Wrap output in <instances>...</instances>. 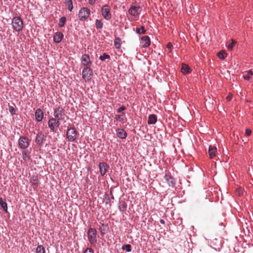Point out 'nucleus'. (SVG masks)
<instances>
[{
    "mask_svg": "<svg viewBox=\"0 0 253 253\" xmlns=\"http://www.w3.org/2000/svg\"><path fill=\"white\" fill-rule=\"evenodd\" d=\"M9 111L12 115H13L16 114V111L14 108L12 106H10L9 107Z\"/></svg>",
    "mask_w": 253,
    "mask_h": 253,
    "instance_id": "nucleus-38",
    "label": "nucleus"
},
{
    "mask_svg": "<svg viewBox=\"0 0 253 253\" xmlns=\"http://www.w3.org/2000/svg\"><path fill=\"white\" fill-rule=\"evenodd\" d=\"M167 47L171 50L172 48V44H171V43H168V44H167Z\"/></svg>",
    "mask_w": 253,
    "mask_h": 253,
    "instance_id": "nucleus-42",
    "label": "nucleus"
},
{
    "mask_svg": "<svg viewBox=\"0 0 253 253\" xmlns=\"http://www.w3.org/2000/svg\"><path fill=\"white\" fill-rule=\"evenodd\" d=\"M126 109V107L125 106H121V107H120V108H118L117 111L119 113H121L122 111L125 110Z\"/></svg>",
    "mask_w": 253,
    "mask_h": 253,
    "instance_id": "nucleus-40",
    "label": "nucleus"
},
{
    "mask_svg": "<svg viewBox=\"0 0 253 253\" xmlns=\"http://www.w3.org/2000/svg\"><path fill=\"white\" fill-rule=\"evenodd\" d=\"M226 99L227 101H230L232 99V96L228 95L227 96Z\"/></svg>",
    "mask_w": 253,
    "mask_h": 253,
    "instance_id": "nucleus-44",
    "label": "nucleus"
},
{
    "mask_svg": "<svg viewBox=\"0 0 253 253\" xmlns=\"http://www.w3.org/2000/svg\"><path fill=\"white\" fill-rule=\"evenodd\" d=\"M37 253H45V249L42 245H39L36 249Z\"/></svg>",
    "mask_w": 253,
    "mask_h": 253,
    "instance_id": "nucleus-34",
    "label": "nucleus"
},
{
    "mask_svg": "<svg viewBox=\"0 0 253 253\" xmlns=\"http://www.w3.org/2000/svg\"><path fill=\"white\" fill-rule=\"evenodd\" d=\"M86 235L87 240L91 245H94L97 243V233L95 229L92 227L89 228L86 232Z\"/></svg>",
    "mask_w": 253,
    "mask_h": 253,
    "instance_id": "nucleus-1",
    "label": "nucleus"
},
{
    "mask_svg": "<svg viewBox=\"0 0 253 253\" xmlns=\"http://www.w3.org/2000/svg\"><path fill=\"white\" fill-rule=\"evenodd\" d=\"M0 205L4 211L7 212V203L3 201L2 198H0Z\"/></svg>",
    "mask_w": 253,
    "mask_h": 253,
    "instance_id": "nucleus-27",
    "label": "nucleus"
},
{
    "mask_svg": "<svg viewBox=\"0 0 253 253\" xmlns=\"http://www.w3.org/2000/svg\"><path fill=\"white\" fill-rule=\"evenodd\" d=\"M181 72L184 74H187L191 72V69L189 66L185 64H182L181 67Z\"/></svg>",
    "mask_w": 253,
    "mask_h": 253,
    "instance_id": "nucleus-23",
    "label": "nucleus"
},
{
    "mask_svg": "<svg viewBox=\"0 0 253 253\" xmlns=\"http://www.w3.org/2000/svg\"><path fill=\"white\" fill-rule=\"evenodd\" d=\"M117 136L121 139H125L127 135L126 131L123 128H118L116 130Z\"/></svg>",
    "mask_w": 253,
    "mask_h": 253,
    "instance_id": "nucleus-17",
    "label": "nucleus"
},
{
    "mask_svg": "<svg viewBox=\"0 0 253 253\" xmlns=\"http://www.w3.org/2000/svg\"><path fill=\"white\" fill-rule=\"evenodd\" d=\"M90 14V9L87 7L82 8L79 12L78 16L80 21H84L87 19Z\"/></svg>",
    "mask_w": 253,
    "mask_h": 253,
    "instance_id": "nucleus-7",
    "label": "nucleus"
},
{
    "mask_svg": "<svg viewBox=\"0 0 253 253\" xmlns=\"http://www.w3.org/2000/svg\"><path fill=\"white\" fill-rule=\"evenodd\" d=\"M135 31L136 33L138 35L144 34L146 32V30L143 26H141L140 28H136Z\"/></svg>",
    "mask_w": 253,
    "mask_h": 253,
    "instance_id": "nucleus-24",
    "label": "nucleus"
},
{
    "mask_svg": "<svg viewBox=\"0 0 253 253\" xmlns=\"http://www.w3.org/2000/svg\"><path fill=\"white\" fill-rule=\"evenodd\" d=\"M79 135V132L74 126L68 127L66 132V138L68 141L70 142H75Z\"/></svg>",
    "mask_w": 253,
    "mask_h": 253,
    "instance_id": "nucleus-2",
    "label": "nucleus"
},
{
    "mask_svg": "<svg viewBox=\"0 0 253 253\" xmlns=\"http://www.w3.org/2000/svg\"><path fill=\"white\" fill-rule=\"evenodd\" d=\"M99 59L102 61H105L106 59H109L110 56L106 53H104L102 55L100 56Z\"/></svg>",
    "mask_w": 253,
    "mask_h": 253,
    "instance_id": "nucleus-33",
    "label": "nucleus"
},
{
    "mask_svg": "<svg viewBox=\"0 0 253 253\" xmlns=\"http://www.w3.org/2000/svg\"><path fill=\"white\" fill-rule=\"evenodd\" d=\"M236 43V41L232 39L231 42L228 45V48L230 50H232Z\"/></svg>",
    "mask_w": 253,
    "mask_h": 253,
    "instance_id": "nucleus-36",
    "label": "nucleus"
},
{
    "mask_svg": "<svg viewBox=\"0 0 253 253\" xmlns=\"http://www.w3.org/2000/svg\"><path fill=\"white\" fill-rule=\"evenodd\" d=\"M11 24L12 28L16 32L21 31L23 28V22L19 16H16L12 19Z\"/></svg>",
    "mask_w": 253,
    "mask_h": 253,
    "instance_id": "nucleus-4",
    "label": "nucleus"
},
{
    "mask_svg": "<svg viewBox=\"0 0 253 253\" xmlns=\"http://www.w3.org/2000/svg\"><path fill=\"white\" fill-rule=\"evenodd\" d=\"M122 249L127 252H130L131 251V246L129 244L124 245L122 246Z\"/></svg>",
    "mask_w": 253,
    "mask_h": 253,
    "instance_id": "nucleus-35",
    "label": "nucleus"
},
{
    "mask_svg": "<svg viewBox=\"0 0 253 253\" xmlns=\"http://www.w3.org/2000/svg\"><path fill=\"white\" fill-rule=\"evenodd\" d=\"M66 22V18L65 17H64V16L62 17L59 19V23H58L59 26L60 27H64Z\"/></svg>",
    "mask_w": 253,
    "mask_h": 253,
    "instance_id": "nucleus-31",
    "label": "nucleus"
},
{
    "mask_svg": "<svg viewBox=\"0 0 253 253\" xmlns=\"http://www.w3.org/2000/svg\"><path fill=\"white\" fill-rule=\"evenodd\" d=\"M95 27L97 29H101L103 27V23L102 20L96 19L95 20Z\"/></svg>",
    "mask_w": 253,
    "mask_h": 253,
    "instance_id": "nucleus-28",
    "label": "nucleus"
},
{
    "mask_svg": "<svg viewBox=\"0 0 253 253\" xmlns=\"http://www.w3.org/2000/svg\"><path fill=\"white\" fill-rule=\"evenodd\" d=\"M165 179L167 181L169 186L174 187L176 184L175 179L171 175L166 174Z\"/></svg>",
    "mask_w": 253,
    "mask_h": 253,
    "instance_id": "nucleus-15",
    "label": "nucleus"
},
{
    "mask_svg": "<svg viewBox=\"0 0 253 253\" xmlns=\"http://www.w3.org/2000/svg\"><path fill=\"white\" fill-rule=\"evenodd\" d=\"M81 64L83 66H86V67H90L92 65V62L88 55L85 54L82 55L81 57Z\"/></svg>",
    "mask_w": 253,
    "mask_h": 253,
    "instance_id": "nucleus-11",
    "label": "nucleus"
},
{
    "mask_svg": "<svg viewBox=\"0 0 253 253\" xmlns=\"http://www.w3.org/2000/svg\"><path fill=\"white\" fill-rule=\"evenodd\" d=\"M115 119L117 120H119L121 122L124 121V117L123 115H116L115 116Z\"/></svg>",
    "mask_w": 253,
    "mask_h": 253,
    "instance_id": "nucleus-37",
    "label": "nucleus"
},
{
    "mask_svg": "<svg viewBox=\"0 0 253 253\" xmlns=\"http://www.w3.org/2000/svg\"><path fill=\"white\" fill-rule=\"evenodd\" d=\"M93 250L92 249L87 248L84 251V253H93Z\"/></svg>",
    "mask_w": 253,
    "mask_h": 253,
    "instance_id": "nucleus-39",
    "label": "nucleus"
},
{
    "mask_svg": "<svg viewBox=\"0 0 253 253\" xmlns=\"http://www.w3.org/2000/svg\"><path fill=\"white\" fill-rule=\"evenodd\" d=\"M43 118V113L42 111L38 108L35 112V119L37 122H41L42 121Z\"/></svg>",
    "mask_w": 253,
    "mask_h": 253,
    "instance_id": "nucleus-16",
    "label": "nucleus"
},
{
    "mask_svg": "<svg viewBox=\"0 0 253 253\" xmlns=\"http://www.w3.org/2000/svg\"><path fill=\"white\" fill-rule=\"evenodd\" d=\"M150 43V39L148 36H144L141 38V43L143 47L146 48L148 47Z\"/></svg>",
    "mask_w": 253,
    "mask_h": 253,
    "instance_id": "nucleus-18",
    "label": "nucleus"
},
{
    "mask_svg": "<svg viewBox=\"0 0 253 253\" xmlns=\"http://www.w3.org/2000/svg\"><path fill=\"white\" fill-rule=\"evenodd\" d=\"M251 132H252V131L249 128H247L246 129V131H245V134L247 135V136H249L251 135Z\"/></svg>",
    "mask_w": 253,
    "mask_h": 253,
    "instance_id": "nucleus-41",
    "label": "nucleus"
},
{
    "mask_svg": "<svg viewBox=\"0 0 253 253\" xmlns=\"http://www.w3.org/2000/svg\"><path fill=\"white\" fill-rule=\"evenodd\" d=\"M160 222L161 224H165V222L164 220V219H161L160 220Z\"/></svg>",
    "mask_w": 253,
    "mask_h": 253,
    "instance_id": "nucleus-45",
    "label": "nucleus"
},
{
    "mask_svg": "<svg viewBox=\"0 0 253 253\" xmlns=\"http://www.w3.org/2000/svg\"><path fill=\"white\" fill-rule=\"evenodd\" d=\"M30 144V140L25 136H21L18 140V147L20 149H27Z\"/></svg>",
    "mask_w": 253,
    "mask_h": 253,
    "instance_id": "nucleus-5",
    "label": "nucleus"
},
{
    "mask_svg": "<svg viewBox=\"0 0 253 253\" xmlns=\"http://www.w3.org/2000/svg\"><path fill=\"white\" fill-rule=\"evenodd\" d=\"M217 152V148L215 147H212L210 145L209 146L208 153L210 158L213 159L216 156V153Z\"/></svg>",
    "mask_w": 253,
    "mask_h": 253,
    "instance_id": "nucleus-20",
    "label": "nucleus"
},
{
    "mask_svg": "<svg viewBox=\"0 0 253 253\" xmlns=\"http://www.w3.org/2000/svg\"><path fill=\"white\" fill-rule=\"evenodd\" d=\"M157 120L156 115L154 114L150 115L148 117V124L150 125L155 124Z\"/></svg>",
    "mask_w": 253,
    "mask_h": 253,
    "instance_id": "nucleus-22",
    "label": "nucleus"
},
{
    "mask_svg": "<svg viewBox=\"0 0 253 253\" xmlns=\"http://www.w3.org/2000/svg\"><path fill=\"white\" fill-rule=\"evenodd\" d=\"M119 208L121 211H125L127 208V204L125 201H121L120 202Z\"/></svg>",
    "mask_w": 253,
    "mask_h": 253,
    "instance_id": "nucleus-26",
    "label": "nucleus"
},
{
    "mask_svg": "<svg viewBox=\"0 0 253 253\" xmlns=\"http://www.w3.org/2000/svg\"><path fill=\"white\" fill-rule=\"evenodd\" d=\"M92 70L90 67H85L82 72L83 78L85 81H89L92 75Z\"/></svg>",
    "mask_w": 253,
    "mask_h": 253,
    "instance_id": "nucleus-9",
    "label": "nucleus"
},
{
    "mask_svg": "<svg viewBox=\"0 0 253 253\" xmlns=\"http://www.w3.org/2000/svg\"><path fill=\"white\" fill-rule=\"evenodd\" d=\"M218 57L221 59H224L227 56V53L224 51H221L217 53Z\"/></svg>",
    "mask_w": 253,
    "mask_h": 253,
    "instance_id": "nucleus-32",
    "label": "nucleus"
},
{
    "mask_svg": "<svg viewBox=\"0 0 253 253\" xmlns=\"http://www.w3.org/2000/svg\"><path fill=\"white\" fill-rule=\"evenodd\" d=\"M22 150V155L23 160L25 162L29 161L31 159L30 154L31 152V148H30V149H28L27 148Z\"/></svg>",
    "mask_w": 253,
    "mask_h": 253,
    "instance_id": "nucleus-14",
    "label": "nucleus"
},
{
    "mask_svg": "<svg viewBox=\"0 0 253 253\" xmlns=\"http://www.w3.org/2000/svg\"><path fill=\"white\" fill-rule=\"evenodd\" d=\"M140 6L136 2H135L131 4L128 11L130 15L135 16L139 14L138 10Z\"/></svg>",
    "mask_w": 253,
    "mask_h": 253,
    "instance_id": "nucleus-10",
    "label": "nucleus"
},
{
    "mask_svg": "<svg viewBox=\"0 0 253 253\" xmlns=\"http://www.w3.org/2000/svg\"><path fill=\"white\" fill-rule=\"evenodd\" d=\"M253 75V72L252 70H249L246 72V74L244 75L243 78L246 80H250L252 76Z\"/></svg>",
    "mask_w": 253,
    "mask_h": 253,
    "instance_id": "nucleus-25",
    "label": "nucleus"
},
{
    "mask_svg": "<svg viewBox=\"0 0 253 253\" xmlns=\"http://www.w3.org/2000/svg\"><path fill=\"white\" fill-rule=\"evenodd\" d=\"M109 166L106 163H100L99 164V169L100 174L102 176H104L108 169H109Z\"/></svg>",
    "mask_w": 253,
    "mask_h": 253,
    "instance_id": "nucleus-13",
    "label": "nucleus"
},
{
    "mask_svg": "<svg viewBox=\"0 0 253 253\" xmlns=\"http://www.w3.org/2000/svg\"><path fill=\"white\" fill-rule=\"evenodd\" d=\"M120 41L121 39L119 37H116L114 40V44L117 49H119L121 47Z\"/></svg>",
    "mask_w": 253,
    "mask_h": 253,
    "instance_id": "nucleus-30",
    "label": "nucleus"
},
{
    "mask_svg": "<svg viewBox=\"0 0 253 253\" xmlns=\"http://www.w3.org/2000/svg\"><path fill=\"white\" fill-rule=\"evenodd\" d=\"M47 124L50 131L55 132L59 127L60 123L59 121L56 119V118L52 117L48 120Z\"/></svg>",
    "mask_w": 253,
    "mask_h": 253,
    "instance_id": "nucleus-6",
    "label": "nucleus"
},
{
    "mask_svg": "<svg viewBox=\"0 0 253 253\" xmlns=\"http://www.w3.org/2000/svg\"><path fill=\"white\" fill-rule=\"evenodd\" d=\"M110 11L111 8L109 5L107 4L104 5L101 8V14L104 19L107 20H109L112 18Z\"/></svg>",
    "mask_w": 253,
    "mask_h": 253,
    "instance_id": "nucleus-8",
    "label": "nucleus"
},
{
    "mask_svg": "<svg viewBox=\"0 0 253 253\" xmlns=\"http://www.w3.org/2000/svg\"><path fill=\"white\" fill-rule=\"evenodd\" d=\"M30 182L33 185H37L39 182L38 175H33L30 178Z\"/></svg>",
    "mask_w": 253,
    "mask_h": 253,
    "instance_id": "nucleus-21",
    "label": "nucleus"
},
{
    "mask_svg": "<svg viewBox=\"0 0 253 253\" xmlns=\"http://www.w3.org/2000/svg\"><path fill=\"white\" fill-rule=\"evenodd\" d=\"M45 135L42 132H39L37 134L35 138V142L37 143V145L41 147L43 145V141L45 140Z\"/></svg>",
    "mask_w": 253,
    "mask_h": 253,
    "instance_id": "nucleus-12",
    "label": "nucleus"
},
{
    "mask_svg": "<svg viewBox=\"0 0 253 253\" xmlns=\"http://www.w3.org/2000/svg\"><path fill=\"white\" fill-rule=\"evenodd\" d=\"M65 3L68 6V9L70 11H72L73 8L72 0H65Z\"/></svg>",
    "mask_w": 253,
    "mask_h": 253,
    "instance_id": "nucleus-29",
    "label": "nucleus"
},
{
    "mask_svg": "<svg viewBox=\"0 0 253 253\" xmlns=\"http://www.w3.org/2000/svg\"><path fill=\"white\" fill-rule=\"evenodd\" d=\"M96 2V0H88V3L90 5L94 4Z\"/></svg>",
    "mask_w": 253,
    "mask_h": 253,
    "instance_id": "nucleus-43",
    "label": "nucleus"
},
{
    "mask_svg": "<svg viewBox=\"0 0 253 253\" xmlns=\"http://www.w3.org/2000/svg\"><path fill=\"white\" fill-rule=\"evenodd\" d=\"M54 118L58 121L64 120L66 117V113L65 109L61 106H58L54 109Z\"/></svg>",
    "mask_w": 253,
    "mask_h": 253,
    "instance_id": "nucleus-3",
    "label": "nucleus"
},
{
    "mask_svg": "<svg viewBox=\"0 0 253 253\" xmlns=\"http://www.w3.org/2000/svg\"><path fill=\"white\" fill-rule=\"evenodd\" d=\"M64 37V35L62 33L60 32H57L55 33L53 37V41L56 43H59L62 40Z\"/></svg>",
    "mask_w": 253,
    "mask_h": 253,
    "instance_id": "nucleus-19",
    "label": "nucleus"
}]
</instances>
